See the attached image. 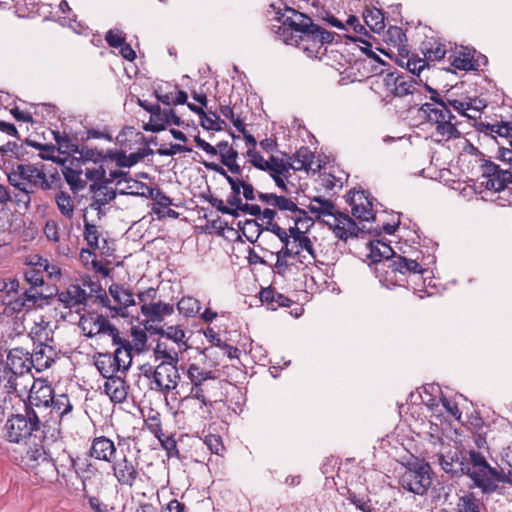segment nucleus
Returning <instances> with one entry per match:
<instances>
[{"mask_svg":"<svg viewBox=\"0 0 512 512\" xmlns=\"http://www.w3.org/2000/svg\"><path fill=\"white\" fill-rule=\"evenodd\" d=\"M442 470L452 477L467 475L474 485L485 494H491L498 489V482L512 486V479L504 474L502 469L491 467L485 457L475 450H449L438 455Z\"/></svg>","mask_w":512,"mask_h":512,"instance_id":"f257e3e1","label":"nucleus"},{"mask_svg":"<svg viewBox=\"0 0 512 512\" xmlns=\"http://www.w3.org/2000/svg\"><path fill=\"white\" fill-rule=\"evenodd\" d=\"M279 20L290 30L289 35H286L284 28L282 35L285 42L301 47L309 56H316L324 44L331 43L334 39L333 33L322 29L309 16L293 8H286Z\"/></svg>","mask_w":512,"mask_h":512,"instance_id":"f03ea898","label":"nucleus"},{"mask_svg":"<svg viewBox=\"0 0 512 512\" xmlns=\"http://www.w3.org/2000/svg\"><path fill=\"white\" fill-rule=\"evenodd\" d=\"M7 176L8 183L14 191V202L17 205L23 204L26 208L31 203V194L37 190L51 189L46 173L42 168L33 164H16L11 167L3 168Z\"/></svg>","mask_w":512,"mask_h":512,"instance_id":"7ed1b4c3","label":"nucleus"},{"mask_svg":"<svg viewBox=\"0 0 512 512\" xmlns=\"http://www.w3.org/2000/svg\"><path fill=\"white\" fill-rule=\"evenodd\" d=\"M32 368L34 367L28 351L21 347L9 350L3 369L6 392L18 396L26 394L28 391L27 385L19 389L18 379H27L28 382H31L33 380V376L30 374Z\"/></svg>","mask_w":512,"mask_h":512,"instance_id":"20e7f679","label":"nucleus"},{"mask_svg":"<svg viewBox=\"0 0 512 512\" xmlns=\"http://www.w3.org/2000/svg\"><path fill=\"white\" fill-rule=\"evenodd\" d=\"M439 106L421 105L420 111L425 115L426 120L435 125L436 135L440 140H450L461 137V132L457 129L459 122L455 115L448 109L445 103H438Z\"/></svg>","mask_w":512,"mask_h":512,"instance_id":"39448f33","label":"nucleus"},{"mask_svg":"<svg viewBox=\"0 0 512 512\" xmlns=\"http://www.w3.org/2000/svg\"><path fill=\"white\" fill-rule=\"evenodd\" d=\"M383 84L387 91V96L392 95L395 98L410 96L408 110L420 104L421 85L415 80L414 76L390 72L385 75Z\"/></svg>","mask_w":512,"mask_h":512,"instance_id":"423d86ee","label":"nucleus"},{"mask_svg":"<svg viewBox=\"0 0 512 512\" xmlns=\"http://www.w3.org/2000/svg\"><path fill=\"white\" fill-rule=\"evenodd\" d=\"M40 428V420L31 407H25V414L12 415L5 424V437L9 442L22 443Z\"/></svg>","mask_w":512,"mask_h":512,"instance_id":"0eeeda50","label":"nucleus"},{"mask_svg":"<svg viewBox=\"0 0 512 512\" xmlns=\"http://www.w3.org/2000/svg\"><path fill=\"white\" fill-rule=\"evenodd\" d=\"M31 338L35 348L33 353H30V359L33 367L42 372L55 362L57 359L56 349L48 343L49 336L45 327L35 326L30 332Z\"/></svg>","mask_w":512,"mask_h":512,"instance_id":"6e6552de","label":"nucleus"},{"mask_svg":"<svg viewBox=\"0 0 512 512\" xmlns=\"http://www.w3.org/2000/svg\"><path fill=\"white\" fill-rule=\"evenodd\" d=\"M431 483V467L424 462L410 465L399 478V484L404 490L417 495H424Z\"/></svg>","mask_w":512,"mask_h":512,"instance_id":"1a4fd4ad","label":"nucleus"},{"mask_svg":"<svg viewBox=\"0 0 512 512\" xmlns=\"http://www.w3.org/2000/svg\"><path fill=\"white\" fill-rule=\"evenodd\" d=\"M127 174V172L119 169L110 170L108 181H104L102 184H90L89 190L93 194L90 208L100 213L103 206L109 204L116 198V189L110 187V185L114 181H116L117 185H120L123 181H127Z\"/></svg>","mask_w":512,"mask_h":512,"instance_id":"9d476101","label":"nucleus"},{"mask_svg":"<svg viewBox=\"0 0 512 512\" xmlns=\"http://www.w3.org/2000/svg\"><path fill=\"white\" fill-rule=\"evenodd\" d=\"M187 377L190 380L192 387L190 390V397H193L201 402L203 406L212 407V401L208 399L210 381L216 383V376L213 371H208L200 368L197 364H190L187 370Z\"/></svg>","mask_w":512,"mask_h":512,"instance_id":"9b49d317","label":"nucleus"},{"mask_svg":"<svg viewBox=\"0 0 512 512\" xmlns=\"http://www.w3.org/2000/svg\"><path fill=\"white\" fill-rule=\"evenodd\" d=\"M113 476L120 486L133 488L138 481H141L140 464L136 458L123 455L114 459L111 466Z\"/></svg>","mask_w":512,"mask_h":512,"instance_id":"f8f14e48","label":"nucleus"},{"mask_svg":"<svg viewBox=\"0 0 512 512\" xmlns=\"http://www.w3.org/2000/svg\"><path fill=\"white\" fill-rule=\"evenodd\" d=\"M180 380L177 364L160 363L152 373L149 388L163 395L175 390Z\"/></svg>","mask_w":512,"mask_h":512,"instance_id":"ddd939ff","label":"nucleus"},{"mask_svg":"<svg viewBox=\"0 0 512 512\" xmlns=\"http://www.w3.org/2000/svg\"><path fill=\"white\" fill-rule=\"evenodd\" d=\"M41 298L42 293L33 291V289H24L20 294L14 297H3L2 303L5 306L3 313L12 315L14 313L32 310Z\"/></svg>","mask_w":512,"mask_h":512,"instance_id":"4468645a","label":"nucleus"},{"mask_svg":"<svg viewBox=\"0 0 512 512\" xmlns=\"http://www.w3.org/2000/svg\"><path fill=\"white\" fill-rule=\"evenodd\" d=\"M31 387L28 388V404L26 407H48L54 399V390L43 380H31Z\"/></svg>","mask_w":512,"mask_h":512,"instance_id":"2eb2a0df","label":"nucleus"},{"mask_svg":"<svg viewBox=\"0 0 512 512\" xmlns=\"http://www.w3.org/2000/svg\"><path fill=\"white\" fill-rule=\"evenodd\" d=\"M347 201L351 206V213L353 217L361 221L374 219L372 202L366 195L365 191H350Z\"/></svg>","mask_w":512,"mask_h":512,"instance_id":"dca6fc26","label":"nucleus"},{"mask_svg":"<svg viewBox=\"0 0 512 512\" xmlns=\"http://www.w3.org/2000/svg\"><path fill=\"white\" fill-rule=\"evenodd\" d=\"M89 295L79 284H70L65 290L57 293L58 300L71 310L79 312L87 304Z\"/></svg>","mask_w":512,"mask_h":512,"instance_id":"f3484780","label":"nucleus"},{"mask_svg":"<svg viewBox=\"0 0 512 512\" xmlns=\"http://www.w3.org/2000/svg\"><path fill=\"white\" fill-rule=\"evenodd\" d=\"M115 454L116 446L114 442L106 436L95 437L88 451L89 457L107 463L114 461Z\"/></svg>","mask_w":512,"mask_h":512,"instance_id":"a211bd4d","label":"nucleus"},{"mask_svg":"<svg viewBox=\"0 0 512 512\" xmlns=\"http://www.w3.org/2000/svg\"><path fill=\"white\" fill-rule=\"evenodd\" d=\"M103 389L113 403L120 404L127 399L129 385L125 381L124 376L115 375L106 378Z\"/></svg>","mask_w":512,"mask_h":512,"instance_id":"6ab92c4d","label":"nucleus"},{"mask_svg":"<svg viewBox=\"0 0 512 512\" xmlns=\"http://www.w3.org/2000/svg\"><path fill=\"white\" fill-rule=\"evenodd\" d=\"M329 225L333 228L335 236L343 241L350 237H356L359 232L356 222L349 215L342 212L338 213L334 222L329 223Z\"/></svg>","mask_w":512,"mask_h":512,"instance_id":"aec40b11","label":"nucleus"},{"mask_svg":"<svg viewBox=\"0 0 512 512\" xmlns=\"http://www.w3.org/2000/svg\"><path fill=\"white\" fill-rule=\"evenodd\" d=\"M183 351L184 349L178 347V345L159 338L153 353L156 360H161V363L177 364L179 362V354Z\"/></svg>","mask_w":512,"mask_h":512,"instance_id":"412c9836","label":"nucleus"},{"mask_svg":"<svg viewBox=\"0 0 512 512\" xmlns=\"http://www.w3.org/2000/svg\"><path fill=\"white\" fill-rule=\"evenodd\" d=\"M26 459L29 462H32L29 464L31 469L42 468L44 472L48 473H53L56 470L55 464L51 459L48 458L43 447H35L33 449H29L26 453ZM40 472L42 471L36 470L35 474L38 475Z\"/></svg>","mask_w":512,"mask_h":512,"instance_id":"4be33fe9","label":"nucleus"},{"mask_svg":"<svg viewBox=\"0 0 512 512\" xmlns=\"http://www.w3.org/2000/svg\"><path fill=\"white\" fill-rule=\"evenodd\" d=\"M141 313L151 322H162L166 316L174 313V306L162 301L144 303L141 305Z\"/></svg>","mask_w":512,"mask_h":512,"instance_id":"5701e85b","label":"nucleus"},{"mask_svg":"<svg viewBox=\"0 0 512 512\" xmlns=\"http://www.w3.org/2000/svg\"><path fill=\"white\" fill-rule=\"evenodd\" d=\"M219 152L221 163L229 170L231 174H241L242 167L237 163L238 152L229 145L227 141L219 142L216 147Z\"/></svg>","mask_w":512,"mask_h":512,"instance_id":"b1692460","label":"nucleus"},{"mask_svg":"<svg viewBox=\"0 0 512 512\" xmlns=\"http://www.w3.org/2000/svg\"><path fill=\"white\" fill-rule=\"evenodd\" d=\"M259 298L262 303L267 305L268 309L273 311L280 307H289L293 303L290 298L277 292L275 288L271 286L261 289Z\"/></svg>","mask_w":512,"mask_h":512,"instance_id":"393cba45","label":"nucleus"},{"mask_svg":"<svg viewBox=\"0 0 512 512\" xmlns=\"http://www.w3.org/2000/svg\"><path fill=\"white\" fill-rule=\"evenodd\" d=\"M120 365L119 359L112 353H99L95 358V366L105 379L117 375Z\"/></svg>","mask_w":512,"mask_h":512,"instance_id":"a878e982","label":"nucleus"},{"mask_svg":"<svg viewBox=\"0 0 512 512\" xmlns=\"http://www.w3.org/2000/svg\"><path fill=\"white\" fill-rule=\"evenodd\" d=\"M93 325L95 326V331L88 330L86 334L88 337H93L95 335H108L112 339L113 344L120 343L119 330L110 323V321L104 317L103 315H97L95 320H93Z\"/></svg>","mask_w":512,"mask_h":512,"instance_id":"bb28decb","label":"nucleus"},{"mask_svg":"<svg viewBox=\"0 0 512 512\" xmlns=\"http://www.w3.org/2000/svg\"><path fill=\"white\" fill-rule=\"evenodd\" d=\"M109 293L115 302H117L119 305L118 308H109L115 310L117 313H121L123 315L124 309L135 305L133 293L129 289L124 288L122 285L112 284L109 287Z\"/></svg>","mask_w":512,"mask_h":512,"instance_id":"cd10ccee","label":"nucleus"},{"mask_svg":"<svg viewBox=\"0 0 512 512\" xmlns=\"http://www.w3.org/2000/svg\"><path fill=\"white\" fill-rule=\"evenodd\" d=\"M309 211L315 215L317 219H320L324 216H331L333 220L336 215L340 213L336 210L335 205L332 201L322 198L320 196L314 197L308 206Z\"/></svg>","mask_w":512,"mask_h":512,"instance_id":"c85d7f7f","label":"nucleus"},{"mask_svg":"<svg viewBox=\"0 0 512 512\" xmlns=\"http://www.w3.org/2000/svg\"><path fill=\"white\" fill-rule=\"evenodd\" d=\"M155 333L159 335L160 338L165 339L167 341H171L172 343L178 345V347L184 350L187 348V344L185 342L186 334L180 325L159 327L155 329Z\"/></svg>","mask_w":512,"mask_h":512,"instance_id":"c756f323","label":"nucleus"},{"mask_svg":"<svg viewBox=\"0 0 512 512\" xmlns=\"http://www.w3.org/2000/svg\"><path fill=\"white\" fill-rule=\"evenodd\" d=\"M388 267L391 270V273L399 272L403 275L406 273L422 274L425 271L416 260L408 259L403 256L394 257V259L390 261Z\"/></svg>","mask_w":512,"mask_h":512,"instance_id":"7c9ffc66","label":"nucleus"},{"mask_svg":"<svg viewBox=\"0 0 512 512\" xmlns=\"http://www.w3.org/2000/svg\"><path fill=\"white\" fill-rule=\"evenodd\" d=\"M314 161V153L306 146L300 147L289 157L291 169L294 171L308 170Z\"/></svg>","mask_w":512,"mask_h":512,"instance_id":"2f4dec72","label":"nucleus"},{"mask_svg":"<svg viewBox=\"0 0 512 512\" xmlns=\"http://www.w3.org/2000/svg\"><path fill=\"white\" fill-rule=\"evenodd\" d=\"M289 232L291 233V237L293 239L291 245H294V248L299 249L300 252L301 250H305L309 254L310 259L315 261L316 252L310 238L307 237L305 233L296 226L290 227Z\"/></svg>","mask_w":512,"mask_h":512,"instance_id":"473e14b6","label":"nucleus"},{"mask_svg":"<svg viewBox=\"0 0 512 512\" xmlns=\"http://www.w3.org/2000/svg\"><path fill=\"white\" fill-rule=\"evenodd\" d=\"M454 512H481L480 500L472 492H463L458 495Z\"/></svg>","mask_w":512,"mask_h":512,"instance_id":"72a5a7b5","label":"nucleus"},{"mask_svg":"<svg viewBox=\"0 0 512 512\" xmlns=\"http://www.w3.org/2000/svg\"><path fill=\"white\" fill-rule=\"evenodd\" d=\"M114 345L117 346V348L112 354L119 359V364H121L120 372L125 374L132 362V344L126 339H120V343Z\"/></svg>","mask_w":512,"mask_h":512,"instance_id":"f704fd0d","label":"nucleus"},{"mask_svg":"<svg viewBox=\"0 0 512 512\" xmlns=\"http://www.w3.org/2000/svg\"><path fill=\"white\" fill-rule=\"evenodd\" d=\"M423 52L426 60L439 61L445 57L447 50L444 43L432 38L423 43Z\"/></svg>","mask_w":512,"mask_h":512,"instance_id":"c9c22d12","label":"nucleus"},{"mask_svg":"<svg viewBox=\"0 0 512 512\" xmlns=\"http://www.w3.org/2000/svg\"><path fill=\"white\" fill-rule=\"evenodd\" d=\"M19 148L21 146L17 142L9 141L6 144L0 146V169L11 167L15 165L12 163V158H19Z\"/></svg>","mask_w":512,"mask_h":512,"instance_id":"e433bc0d","label":"nucleus"},{"mask_svg":"<svg viewBox=\"0 0 512 512\" xmlns=\"http://www.w3.org/2000/svg\"><path fill=\"white\" fill-rule=\"evenodd\" d=\"M451 65L458 70L470 71L477 70L479 64L474 60L470 52L459 51L457 54L450 56Z\"/></svg>","mask_w":512,"mask_h":512,"instance_id":"4c0bfd02","label":"nucleus"},{"mask_svg":"<svg viewBox=\"0 0 512 512\" xmlns=\"http://www.w3.org/2000/svg\"><path fill=\"white\" fill-rule=\"evenodd\" d=\"M365 24L375 33H380L385 28L384 16L377 8L366 9L363 12Z\"/></svg>","mask_w":512,"mask_h":512,"instance_id":"58836bf2","label":"nucleus"},{"mask_svg":"<svg viewBox=\"0 0 512 512\" xmlns=\"http://www.w3.org/2000/svg\"><path fill=\"white\" fill-rule=\"evenodd\" d=\"M55 202L61 215L66 219H72L75 211V204L73 198L64 191H59L55 195Z\"/></svg>","mask_w":512,"mask_h":512,"instance_id":"ea45409f","label":"nucleus"},{"mask_svg":"<svg viewBox=\"0 0 512 512\" xmlns=\"http://www.w3.org/2000/svg\"><path fill=\"white\" fill-rule=\"evenodd\" d=\"M82 171L65 166L63 169V176L65 181L69 184L70 189L77 193L86 187V181L81 177Z\"/></svg>","mask_w":512,"mask_h":512,"instance_id":"a19ab883","label":"nucleus"},{"mask_svg":"<svg viewBox=\"0 0 512 512\" xmlns=\"http://www.w3.org/2000/svg\"><path fill=\"white\" fill-rule=\"evenodd\" d=\"M509 183H512V173L508 170H502L496 173V175L487 179L485 182V187L488 190L499 192L500 190H503V188Z\"/></svg>","mask_w":512,"mask_h":512,"instance_id":"79ce46f5","label":"nucleus"},{"mask_svg":"<svg viewBox=\"0 0 512 512\" xmlns=\"http://www.w3.org/2000/svg\"><path fill=\"white\" fill-rule=\"evenodd\" d=\"M200 302L192 296H184L177 303V309L185 317H194L200 311Z\"/></svg>","mask_w":512,"mask_h":512,"instance_id":"37998d69","label":"nucleus"},{"mask_svg":"<svg viewBox=\"0 0 512 512\" xmlns=\"http://www.w3.org/2000/svg\"><path fill=\"white\" fill-rule=\"evenodd\" d=\"M238 226L250 243L256 242L263 232V227L254 219H247L243 222L242 225L240 222Z\"/></svg>","mask_w":512,"mask_h":512,"instance_id":"c03bdc74","label":"nucleus"},{"mask_svg":"<svg viewBox=\"0 0 512 512\" xmlns=\"http://www.w3.org/2000/svg\"><path fill=\"white\" fill-rule=\"evenodd\" d=\"M155 112L150 115V121L143 126V129L147 132L157 133L165 130L167 125V118L163 117V110L161 108H155Z\"/></svg>","mask_w":512,"mask_h":512,"instance_id":"a18cd8bd","label":"nucleus"},{"mask_svg":"<svg viewBox=\"0 0 512 512\" xmlns=\"http://www.w3.org/2000/svg\"><path fill=\"white\" fill-rule=\"evenodd\" d=\"M50 406L61 419L68 415L73 409L70 399L66 394L54 395Z\"/></svg>","mask_w":512,"mask_h":512,"instance_id":"49530a36","label":"nucleus"},{"mask_svg":"<svg viewBox=\"0 0 512 512\" xmlns=\"http://www.w3.org/2000/svg\"><path fill=\"white\" fill-rule=\"evenodd\" d=\"M54 140L61 153L76 154L79 152V146L65 133L53 132Z\"/></svg>","mask_w":512,"mask_h":512,"instance_id":"de8ad7c7","label":"nucleus"},{"mask_svg":"<svg viewBox=\"0 0 512 512\" xmlns=\"http://www.w3.org/2000/svg\"><path fill=\"white\" fill-rule=\"evenodd\" d=\"M44 271L37 266H28L24 271L25 281L31 286L29 289L37 291L36 288L44 284Z\"/></svg>","mask_w":512,"mask_h":512,"instance_id":"09e8293b","label":"nucleus"},{"mask_svg":"<svg viewBox=\"0 0 512 512\" xmlns=\"http://www.w3.org/2000/svg\"><path fill=\"white\" fill-rule=\"evenodd\" d=\"M268 167L269 168H266V171L269 172L270 176L272 174H287L291 170L289 159L284 160L274 155L269 157Z\"/></svg>","mask_w":512,"mask_h":512,"instance_id":"8fccbe9b","label":"nucleus"},{"mask_svg":"<svg viewBox=\"0 0 512 512\" xmlns=\"http://www.w3.org/2000/svg\"><path fill=\"white\" fill-rule=\"evenodd\" d=\"M371 255L374 261L389 260L391 257H395L392 248L381 241L371 244Z\"/></svg>","mask_w":512,"mask_h":512,"instance_id":"3c124183","label":"nucleus"},{"mask_svg":"<svg viewBox=\"0 0 512 512\" xmlns=\"http://www.w3.org/2000/svg\"><path fill=\"white\" fill-rule=\"evenodd\" d=\"M200 124L205 130L220 131L222 125H225V121L220 119L215 112L209 111L200 117Z\"/></svg>","mask_w":512,"mask_h":512,"instance_id":"603ef678","label":"nucleus"},{"mask_svg":"<svg viewBox=\"0 0 512 512\" xmlns=\"http://www.w3.org/2000/svg\"><path fill=\"white\" fill-rule=\"evenodd\" d=\"M85 177L92 182L91 184H102L104 181H108L106 167L102 163L98 166L86 167Z\"/></svg>","mask_w":512,"mask_h":512,"instance_id":"864d4df0","label":"nucleus"},{"mask_svg":"<svg viewBox=\"0 0 512 512\" xmlns=\"http://www.w3.org/2000/svg\"><path fill=\"white\" fill-rule=\"evenodd\" d=\"M385 41L394 47L400 48L406 41V35L402 28L390 26L385 34Z\"/></svg>","mask_w":512,"mask_h":512,"instance_id":"5fc2aeb1","label":"nucleus"},{"mask_svg":"<svg viewBox=\"0 0 512 512\" xmlns=\"http://www.w3.org/2000/svg\"><path fill=\"white\" fill-rule=\"evenodd\" d=\"M100 235L101 234L96 225L87 221L84 222V239L91 249L95 250L99 247Z\"/></svg>","mask_w":512,"mask_h":512,"instance_id":"6e6d98bb","label":"nucleus"},{"mask_svg":"<svg viewBox=\"0 0 512 512\" xmlns=\"http://www.w3.org/2000/svg\"><path fill=\"white\" fill-rule=\"evenodd\" d=\"M445 105L448 106L449 110H453L463 117H466L471 120H475L477 118L476 115L468 113L470 106L467 104L466 100L463 101L458 99L447 98V102H445Z\"/></svg>","mask_w":512,"mask_h":512,"instance_id":"4d7b16f0","label":"nucleus"},{"mask_svg":"<svg viewBox=\"0 0 512 512\" xmlns=\"http://www.w3.org/2000/svg\"><path fill=\"white\" fill-rule=\"evenodd\" d=\"M347 499L352 503L357 509L362 512H374L375 509L371 504V500L367 496H359L354 492L348 491Z\"/></svg>","mask_w":512,"mask_h":512,"instance_id":"13d9d810","label":"nucleus"},{"mask_svg":"<svg viewBox=\"0 0 512 512\" xmlns=\"http://www.w3.org/2000/svg\"><path fill=\"white\" fill-rule=\"evenodd\" d=\"M203 442L211 453L216 455H222L225 451L222 438L216 434H208L203 438Z\"/></svg>","mask_w":512,"mask_h":512,"instance_id":"bf43d9fd","label":"nucleus"},{"mask_svg":"<svg viewBox=\"0 0 512 512\" xmlns=\"http://www.w3.org/2000/svg\"><path fill=\"white\" fill-rule=\"evenodd\" d=\"M281 211H290L292 213H298L301 215L306 216V211L299 208L294 201H292L290 198H287L285 196H279L277 197V201L275 203V206Z\"/></svg>","mask_w":512,"mask_h":512,"instance_id":"052dcab7","label":"nucleus"},{"mask_svg":"<svg viewBox=\"0 0 512 512\" xmlns=\"http://www.w3.org/2000/svg\"><path fill=\"white\" fill-rule=\"evenodd\" d=\"M60 227L56 220L49 219L46 221L43 232L48 241L58 243L60 241Z\"/></svg>","mask_w":512,"mask_h":512,"instance_id":"680f3d73","label":"nucleus"},{"mask_svg":"<svg viewBox=\"0 0 512 512\" xmlns=\"http://www.w3.org/2000/svg\"><path fill=\"white\" fill-rule=\"evenodd\" d=\"M24 289L20 287V282L16 278H10L7 280H3L0 291L5 295L4 297L12 296L14 297L17 294H20Z\"/></svg>","mask_w":512,"mask_h":512,"instance_id":"e2e57ef3","label":"nucleus"},{"mask_svg":"<svg viewBox=\"0 0 512 512\" xmlns=\"http://www.w3.org/2000/svg\"><path fill=\"white\" fill-rule=\"evenodd\" d=\"M79 154L80 158L86 162V161H92L95 165L99 162L102 163V159H104V154L101 151H98L96 149H90V148H79Z\"/></svg>","mask_w":512,"mask_h":512,"instance_id":"0e129e2a","label":"nucleus"},{"mask_svg":"<svg viewBox=\"0 0 512 512\" xmlns=\"http://www.w3.org/2000/svg\"><path fill=\"white\" fill-rule=\"evenodd\" d=\"M172 205V199L164 194L161 190L155 191V204L152 208L154 214H156L159 218L161 215L160 208H165Z\"/></svg>","mask_w":512,"mask_h":512,"instance_id":"69168bd1","label":"nucleus"},{"mask_svg":"<svg viewBox=\"0 0 512 512\" xmlns=\"http://www.w3.org/2000/svg\"><path fill=\"white\" fill-rule=\"evenodd\" d=\"M247 157L249 158L251 165L255 168L262 171H266V168H269L268 160H265L263 156L255 149H248Z\"/></svg>","mask_w":512,"mask_h":512,"instance_id":"338daca9","label":"nucleus"},{"mask_svg":"<svg viewBox=\"0 0 512 512\" xmlns=\"http://www.w3.org/2000/svg\"><path fill=\"white\" fill-rule=\"evenodd\" d=\"M105 40L110 47L119 48L125 42V36L118 29H111L106 33Z\"/></svg>","mask_w":512,"mask_h":512,"instance_id":"774afa93","label":"nucleus"}]
</instances>
